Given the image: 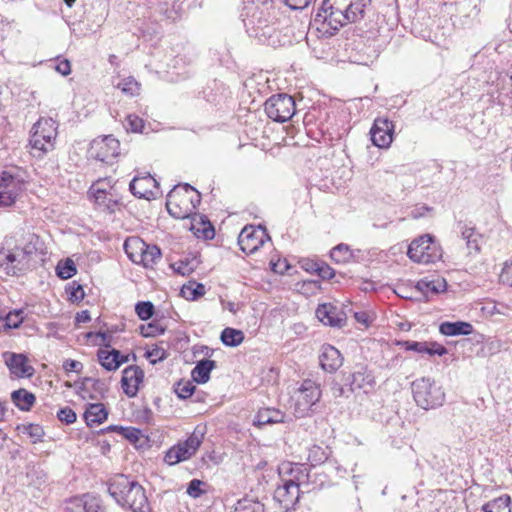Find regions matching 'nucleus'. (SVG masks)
Returning a JSON list of instances; mask_svg holds the SVG:
<instances>
[{
  "label": "nucleus",
  "instance_id": "obj_1",
  "mask_svg": "<svg viewBox=\"0 0 512 512\" xmlns=\"http://www.w3.org/2000/svg\"><path fill=\"white\" fill-rule=\"evenodd\" d=\"M371 0H323L313 25L324 37L335 35L340 28L361 21Z\"/></svg>",
  "mask_w": 512,
  "mask_h": 512
},
{
  "label": "nucleus",
  "instance_id": "obj_2",
  "mask_svg": "<svg viewBox=\"0 0 512 512\" xmlns=\"http://www.w3.org/2000/svg\"><path fill=\"white\" fill-rule=\"evenodd\" d=\"M268 476L281 481L273 497L285 512H289L299 501L300 484L308 478L306 467L299 463H283L277 470L271 469Z\"/></svg>",
  "mask_w": 512,
  "mask_h": 512
},
{
  "label": "nucleus",
  "instance_id": "obj_3",
  "mask_svg": "<svg viewBox=\"0 0 512 512\" xmlns=\"http://www.w3.org/2000/svg\"><path fill=\"white\" fill-rule=\"evenodd\" d=\"M108 492L116 503L133 512H151L144 488L134 479L117 474L109 481Z\"/></svg>",
  "mask_w": 512,
  "mask_h": 512
},
{
  "label": "nucleus",
  "instance_id": "obj_4",
  "mask_svg": "<svg viewBox=\"0 0 512 512\" xmlns=\"http://www.w3.org/2000/svg\"><path fill=\"white\" fill-rule=\"evenodd\" d=\"M200 203V194L189 184L175 186L167 195L166 207L176 219H184Z\"/></svg>",
  "mask_w": 512,
  "mask_h": 512
},
{
  "label": "nucleus",
  "instance_id": "obj_5",
  "mask_svg": "<svg viewBox=\"0 0 512 512\" xmlns=\"http://www.w3.org/2000/svg\"><path fill=\"white\" fill-rule=\"evenodd\" d=\"M412 393L416 404L425 410L440 407L445 401L442 387L426 377L412 382Z\"/></svg>",
  "mask_w": 512,
  "mask_h": 512
},
{
  "label": "nucleus",
  "instance_id": "obj_6",
  "mask_svg": "<svg viewBox=\"0 0 512 512\" xmlns=\"http://www.w3.org/2000/svg\"><path fill=\"white\" fill-rule=\"evenodd\" d=\"M57 136L56 122L52 118H40L32 127L30 146L34 156L42 157L54 148Z\"/></svg>",
  "mask_w": 512,
  "mask_h": 512
},
{
  "label": "nucleus",
  "instance_id": "obj_7",
  "mask_svg": "<svg viewBox=\"0 0 512 512\" xmlns=\"http://www.w3.org/2000/svg\"><path fill=\"white\" fill-rule=\"evenodd\" d=\"M408 257L420 264L435 263L442 257V249L436 239L430 235L425 234L417 239H414L407 251Z\"/></svg>",
  "mask_w": 512,
  "mask_h": 512
},
{
  "label": "nucleus",
  "instance_id": "obj_8",
  "mask_svg": "<svg viewBox=\"0 0 512 512\" xmlns=\"http://www.w3.org/2000/svg\"><path fill=\"white\" fill-rule=\"evenodd\" d=\"M204 434V429L197 426L184 442H179L166 452L164 461L168 465H175L190 459L202 444Z\"/></svg>",
  "mask_w": 512,
  "mask_h": 512
},
{
  "label": "nucleus",
  "instance_id": "obj_9",
  "mask_svg": "<svg viewBox=\"0 0 512 512\" xmlns=\"http://www.w3.org/2000/svg\"><path fill=\"white\" fill-rule=\"evenodd\" d=\"M293 398L297 417H304L312 411V407L320 400V386L313 380L305 379L295 391Z\"/></svg>",
  "mask_w": 512,
  "mask_h": 512
},
{
  "label": "nucleus",
  "instance_id": "obj_10",
  "mask_svg": "<svg viewBox=\"0 0 512 512\" xmlns=\"http://www.w3.org/2000/svg\"><path fill=\"white\" fill-rule=\"evenodd\" d=\"M25 189L23 178L12 170L0 172V207H10L15 204Z\"/></svg>",
  "mask_w": 512,
  "mask_h": 512
},
{
  "label": "nucleus",
  "instance_id": "obj_11",
  "mask_svg": "<svg viewBox=\"0 0 512 512\" xmlns=\"http://www.w3.org/2000/svg\"><path fill=\"white\" fill-rule=\"evenodd\" d=\"M266 115L276 122L290 120L296 112L295 101L288 94H276L271 96L264 104Z\"/></svg>",
  "mask_w": 512,
  "mask_h": 512
},
{
  "label": "nucleus",
  "instance_id": "obj_12",
  "mask_svg": "<svg viewBox=\"0 0 512 512\" xmlns=\"http://www.w3.org/2000/svg\"><path fill=\"white\" fill-rule=\"evenodd\" d=\"M119 153L120 143L111 135L94 139L89 148L90 156L104 163H112Z\"/></svg>",
  "mask_w": 512,
  "mask_h": 512
},
{
  "label": "nucleus",
  "instance_id": "obj_13",
  "mask_svg": "<svg viewBox=\"0 0 512 512\" xmlns=\"http://www.w3.org/2000/svg\"><path fill=\"white\" fill-rule=\"evenodd\" d=\"M395 125L388 118L377 117L370 129L371 141L378 148H389L393 142Z\"/></svg>",
  "mask_w": 512,
  "mask_h": 512
},
{
  "label": "nucleus",
  "instance_id": "obj_14",
  "mask_svg": "<svg viewBox=\"0 0 512 512\" xmlns=\"http://www.w3.org/2000/svg\"><path fill=\"white\" fill-rule=\"evenodd\" d=\"M18 249H0V269L8 276H17L29 269Z\"/></svg>",
  "mask_w": 512,
  "mask_h": 512
},
{
  "label": "nucleus",
  "instance_id": "obj_15",
  "mask_svg": "<svg viewBox=\"0 0 512 512\" xmlns=\"http://www.w3.org/2000/svg\"><path fill=\"white\" fill-rule=\"evenodd\" d=\"M131 193L141 199H156L160 195L159 184L150 174L145 176H135L130 184Z\"/></svg>",
  "mask_w": 512,
  "mask_h": 512
},
{
  "label": "nucleus",
  "instance_id": "obj_16",
  "mask_svg": "<svg viewBox=\"0 0 512 512\" xmlns=\"http://www.w3.org/2000/svg\"><path fill=\"white\" fill-rule=\"evenodd\" d=\"M89 194L93 197L97 208L102 211L114 213L122 206L121 196L117 188H109L107 191L90 188Z\"/></svg>",
  "mask_w": 512,
  "mask_h": 512
},
{
  "label": "nucleus",
  "instance_id": "obj_17",
  "mask_svg": "<svg viewBox=\"0 0 512 512\" xmlns=\"http://www.w3.org/2000/svg\"><path fill=\"white\" fill-rule=\"evenodd\" d=\"M2 356L10 373L16 378H30L34 375L35 369L29 364L26 355L7 351Z\"/></svg>",
  "mask_w": 512,
  "mask_h": 512
},
{
  "label": "nucleus",
  "instance_id": "obj_18",
  "mask_svg": "<svg viewBox=\"0 0 512 512\" xmlns=\"http://www.w3.org/2000/svg\"><path fill=\"white\" fill-rule=\"evenodd\" d=\"M143 379L144 372L139 366L131 365L126 367L122 372L121 378L123 392L130 398L135 397Z\"/></svg>",
  "mask_w": 512,
  "mask_h": 512
},
{
  "label": "nucleus",
  "instance_id": "obj_19",
  "mask_svg": "<svg viewBox=\"0 0 512 512\" xmlns=\"http://www.w3.org/2000/svg\"><path fill=\"white\" fill-rule=\"evenodd\" d=\"M316 316L324 325L331 327H342L346 322L343 310L331 303L320 304L316 309Z\"/></svg>",
  "mask_w": 512,
  "mask_h": 512
},
{
  "label": "nucleus",
  "instance_id": "obj_20",
  "mask_svg": "<svg viewBox=\"0 0 512 512\" xmlns=\"http://www.w3.org/2000/svg\"><path fill=\"white\" fill-rule=\"evenodd\" d=\"M278 24L268 23L267 25H258V43L273 48L285 44V36H283L277 27Z\"/></svg>",
  "mask_w": 512,
  "mask_h": 512
},
{
  "label": "nucleus",
  "instance_id": "obj_21",
  "mask_svg": "<svg viewBox=\"0 0 512 512\" xmlns=\"http://www.w3.org/2000/svg\"><path fill=\"white\" fill-rule=\"evenodd\" d=\"M320 365L327 372H335L343 364V357L338 349L332 345H323L319 356Z\"/></svg>",
  "mask_w": 512,
  "mask_h": 512
},
{
  "label": "nucleus",
  "instance_id": "obj_22",
  "mask_svg": "<svg viewBox=\"0 0 512 512\" xmlns=\"http://www.w3.org/2000/svg\"><path fill=\"white\" fill-rule=\"evenodd\" d=\"M258 25L279 24L282 12L273 0H258Z\"/></svg>",
  "mask_w": 512,
  "mask_h": 512
},
{
  "label": "nucleus",
  "instance_id": "obj_23",
  "mask_svg": "<svg viewBox=\"0 0 512 512\" xmlns=\"http://www.w3.org/2000/svg\"><path fill=\"white\" fill-rule=\"evenodd\" d=\"M376 384L375 377L371 371L361 366L358 370L354 371L351 380L352 390H362L364 393H369L374 389Z\"/></svg>",
  "mask_w": 512,
  "mask_h": 512
},
{
  "label": "nucleus",
  "instance_id": "obj_24",
  "mask_svg": "<svg viewBox=\"0 0 512 512\" xmlns=\"http://www.w3.org/2000/svg\"><path fill=\"white\" fill-rule=\"evenodd\" d=\"M328 113L320 108L313 107L307 111L303 117V124L307 133H314L319 130L321 133L325 131V120Z\"/></svg>",
  "mask_w": 512,
  "mask_h": 512
},
{
  "label": "nucleus",
  "instance_id": "obj_25",
  "mask_svg": "<svg viewBox=\"0 0 512 512\" xmlns=\"http://www.w3.org/2000/svg\"><path fill=\"white\" fill-rule=\"evenodd\" d=\"M101 366L107 371L117 370L123 363L128 361V356H124L119 350L100 349L97 353Z\"/></svg>",
  "mask_w": 512,
  "mask_h": 512
},
{
  "label": "nucleus",
  "instance_id": "obj_26",
  "mask_svg": "<svg viewBox=\"0 0 512 512\" xmlns=\"http://www.w3.org/2000/svg\"><path fill=\"white\" fill-rule=\"evenodd\" d=\"M277 382L278 371L275 368L263 369L261 372V386H264L265 390L258 389V396L264 395L268 399L276 398Z\"/></svg>",
  "mask_w": 512,
  "mask_h": 512
},
{
  "label": "nucleus",
  "instance_id": "obj_27",
  "mask_svg": "<svg viewBox=\"0 0 512 512\" xmlns=\"http://www.w3.org/2000/svg\"><path fill=\"white\" fill-rule=\"evenodd\" d=\"M458 228L461 232L462 239L466 241V246L469 253H479L480 247L483 242V237L478 233L473 226H469L465 223H459Z\"/></svg>",
  "mask_w": 512,
  "mask_h": 512
},
{
  "label": "nucleus",
  "instance_id": "obj_28",
  "mask_svg": "<svg viewBox=\"0 0 512 512\" xmlns=\"http://www.w3.org/2000/svg\"><path fill=\"white\" fill-rule=\"evenodd\" d=\"M256 226L246 225L238 236V245L241 251L246 255H252L256 252Z\"/></svg>",
  "mask_w": 512,
  "mask_h": 512
},
{
  "label": "nucleus",
  "instance_id": "obj_29",
  "mask_svg": "<svg viewBox=\"0 0 512 512\" xmlns=\"http://www.w3.org/2000/svg\"><path fill=\"white\" fill-rule=\"evenodd\" d=\"M216 367L214 360L202 359L196 363L191 371L192 380L198 384H205L210 379L211 371Z\"/></svg>",
  "mask_w": 512,
  "mask_h": 512
},
{
  "label": "nucleus",
  "instance_id": "obj_30",
  "mask_svg": "<svg viewBox=\"0 0 512 512\" xmlns=\"http://www.w3.org/2000/svg\"><path fill=\"white\" fill-rule=\"evenodd\" d=\"M147 249V243L140 237H128L124 242V250L128 258L135 264L141 259L143 251Z\"/></svg>",
  "mask_w": 512,
  "mask_h": 512
},
{
  "label": "nucleus",
  "instance_id": "obj_31",
  "mask_svg": "<svg viewBox=\"0 0 512 512\" xmlns=\"http://www.w3.org/2000/svg\"><path fill=\"white\" fill-rule=\"evenodd\" d=\"M108 417V411L102 403L89 404L84 412V418L88 426L103 423Z\"/></svg>",
  "mask_w": 512,
  "mask_h": 512
},
{
  "label": "nucleus",
  "instance_id": "obj_32",
  "mask_svg": "<svg viewBox=\"0 0 512 512\" xmlns=\"http://www.w3.org/2000/svg\"><path fill=\"white\" fill-rule=\"evenodd\" d=\"M439 331L446 336L469 335L473 332V326L464 321H447L440 324Z\"/></svg>",
  "mask_w": 512,
  "mask_h": 512
},
{
  "label": "nucleus",
  "instance_id": "obj_33",
  "mask_svg": "<svg viewBox=\"0 0 512 512\" xmlns=\"http://www.w3.org/2000/svg\"><path fill=\"white\" fill-rule=\"evenodd\" d=\"M191 230L198 238L213 239L215 230L211 222L201 215H197L192 222Z\"/></svg>",
  "mask_w": 512,
  "mask_h": 512
},
{
  "label": "nucleus",
  "instance_id": "obj_34",
  "mask_svg": "<svg viewBox=\"0 0 512 512\" xmlns=\"http://www.w3.org/2000/svg\"><path fill=\"white\" fill-rule=\"evenodd\" d=\"M416 288L419 292L424 295H436L440 292H444L447 288V283L444 278L437 277L432 280L421 279L417 282Z\"/></svg>",
  "mask_w": 512,
  "mask_h": 512
},
{
  "label": "nucleus",
  "instance_id": "obj_35",
  "mask_svg": "<svg viewBox=\"0 0 512 512\" xmlns=\"http://www.w3.org/2000/svg\"><path fill=\"white\" fill-rule=\"evenodd\" d=\"M284 413L270 407L258 408V427L266 424L281 423L284 421Z\"/></svg>",
  "mask_w": 512,
  "mask_h": 512
},
{
  "label": "nucleus",
  "instance_id": "obj_36",
  "mask_svg": "<svg viewBox=\"0 0 512 512\" xmlns=\"http://www.w3.org/2000/svg\"><path fill=\"white\" fill-rule=\"evenodd\" d=\"M11 399L15 406L22 411H29L36 401L35 395L26 389L13 391Z\"/></svg>",
  "mask_w": 512,
  "mask_h": 512
},
{
  "label": "nucleus",
  "instance_id": "obj_37",
  "mask_svg": "<svg viewBox=\"0 0 512 512\" xmlns=\"http://www.w3.org/2000/svg\"><path fill=\"white\" fill-rule=\"evenodd\" d=\"M255 0H242V10L240 17L248 33L255 31L254 16L256 14Z\"/></svg>",
  "mask_w": 512,
  "mask_h": 512
},
{
  "label": "nucleus",
  "instance_id": "obj_38",
  "mask_svg": "<svg viewBox=\"0 0 512 512\" xmlns=\"http://www.w3.org/2000/svg\"><path fill=\"white\" fill-rule=\"evenodd\" d=\"M511 498L509 495H501L481 507L482 512H511L510 509Z\"/></svg>",
  "mask_w": 512,
  "mask_h": 512
},
{
  "label": "nucleus",
  "instance_id": "obj_39",
  "mask_svg": "<svg viewBox=\"0 0 512 512\" xmlns=\"http://www.w3.org/2000/svg\"><path fill=\"white\" fill-rule=\"evenodd\" d=\"M137 264L143 265L145 268H152L161 259V250L156 245L147 244V249L143 251Z\"/></svg>",
  "mask_w": 512,
  "mask_h": 512
},
{
  "label": "nucleus",
  "instance_id": "obj_40",
  "mask_svg": "<svg viewBox=\"0 0 512 512\" xmlns=\"http://www.w3.org/2000/svg\"><path fill=\"white\" fill-rule=\"evenodd\" d=\"M40 239L37 235L31 234L28 236L27 242L23 247H16L20 252L21 256L24 260L27 261V264L30 266L31 258L34 254H36L38 250V244Z\"/></svg>",
  "mask_w": 512,
  "mask_h": 512
},
{
  "label": "nucleus",
  "instance_id": "obj_41",
  "mask_svg": "<svg viewBox=\"0 0 512 512\" xmlns=\"http://www.w3.org/2000/svg\"><path fill=\"white\" fill-rule=\"evenodd\" d=\"M220 338L224 345L236 347L242 343L244 335L240 330L234 328H225L222 331Z\"/></svg>",
  "mask_w": 512,
  "mask_h": 512
},
{
  "label": "nucleus",
  "instance_id": "obj_42",
  "mask_svg": "<svg viewBox=\"0 0 512 512\" xmlns=\"http://www.w3.org/2000/svg\"><path fill=\"white\" fill-rule=\"evenodd\" d=\"M179 4L177 0H164L158 4V11L169 20H176L179 16Z\"/></svg>",
  "mask_w": 512,
  "mask_h": 512
},
{
  "label": "nucleus",
  "instance_id": "obj_43",
  "mask_svg": "<svg viewBox=\"0 0 512 512\" xmlns=\"http://www.w3.org/2000/svg\"><path fill=\"white\" fill-rule=\"evenodd\" d=\"M328 458L329 452L321 446L313 445L308 450L307 460L313 467L324 463Z\"/></svg>",
  "mask_w": 512,
  "mask_h": 512
},
{
  "label": "nucleus",
  "instance_id": "obj_44",
  "mask_svg": "<svg viewBox=\"0 0 512 512\" xmlns=\"http://www.w3.org/2000/svg\"><path fill=\"white\" fill-rule=\"evenodd\" d=\"M106 430L118 432L120 435H122L125 439L129 440L131 443L138 442L141 437V431L134 427H122V426L111 425Z\"/></svg>",
  "mask_w": 512,
  "mask_h": 512
},
{
  "label": "nucleus",
  "instance_id": "obj_45",
  "mask_svg": "<svg viewBox=\"0 0 512 512\" xmlns=\"http://www.w3.org/2000/svg\"><path fill=\"white\" fill-rule=\"evenodd\" d=\"M77 272L76 265L73 260L66 259L60 261L56 267V274L61 279H69L73 277Z\"/></svg>",
  "mask_w": 512,
  "mask_h": 512
},
{
  "label": "nucleus",
  "instance_id": "obj_46",
  "mask_svg": "<svg viewBox=\"0 0 512 512\" xmlns=\"http://www.w3.org/2000/svg\"><path fill=\"white\" fill-rule=\"evenodd\" d=\"M330 257L336 263H346L352 257V253L348 245L339 244L331 250Z\"/></svg>",
  "mask_w": 512,
  "mask_h": 512
},
{
  "label": "nucleus",
  "instance_id": "obj_47",
  "mask_svg": "<svg viewBox=\"0 0 512 512\" xmlns=\"http://www.w3.org/2000/svg\"><path fill=\"white\" fill-rule=\"evenodd\" d=\"M205 293V287L200 283H190L189 285H184L181 289V294L187 300H196L200 296H203Z\"/></svg>",
  "mask_w": 512,
  "mask_h": 512
},
{
  "label": "nucleus",
  "instance_id": "obj_48",
  "mask_svg": "<svg viewBox=\"0 0 512 512\" xmlns=\"http://www.w3.org/2000/svg\"><path fill=\"white\" fill-rule=\"evenodd\" d=\"M3 320L4 328H18L24 320V311L22 309L9 312Z\"/></svg>",
  "mask_w": 512,
  "mask_h": 512
},
{
  "label": "nucleus",
  "instance_id": "obj_49",
  "mask_svg": "<svg viewBox=\"0 0 512 512\" xmlns=\"http://www.w3.org/2000/svg\"><path fill=\"white\" fill-rule=\"evenodd\" d=\"M135 311L141 320H148L154 314V305L150 301H141L136 304Z\"/></svg>",
  "mask_w": 512,
  "mask_h": 512
},
{
  "label": "nucleus",
  "instance_id": "obj_50",
  "mask_svg": "<svg viewBox=\"0 0 512 512\" xmlns=\"http://www.w3.org/2000/svg\"><path fill=\"white\" fill-rule=\"evenodd\" d=\"M168 353L166 350L159 346H153L145 352V357L150 361L151 364H156L167 358Z\"/></svg>",
  "mask_w": 512,
  "mask_h": 512
},
{
  "label": "nucleus",
  "instance_id": "obj_51",
  "mask_svg": "<svg viewBox=\"0 0 512 512\" xmlns=\"http://www.w3.org/2000/svg\"><path fill=\"white\" fill-rule=\"evenodd\" d=\"M117 87L121 89L123 93H126L131 96L137 94L139 90V84L133 77H128L121 80L118 83Z\"/></svg>",
  "mask_w": 512,
  "mask_h": 512
},
{
  "label": "nucleus",
  "instance_id": "obj_52",
  "mask_svg": "<svg viewBox=\"0 0 512 512\" xmlns=\"http://www.w3.org/2000/svg\"><path fill=\"white\" fill-rule=\"evenodd\" d=\"M195 388V385L191 381H180L176 385L175 393L179 398L186 399L192 396Z\"/></svg>",
  "mask_w": 512,
  "mask_h": 512
},
{
  "label": "nucleus",
  "instance_id": "obj_53",
  "mask_svg": "<svg viewBox=\"0 0 512 512\" xmlns=\"http://www.w3.org/2000/svg\"><path fill=\"white\" fill-rule=\"evenodd\" d=\"M85 512H104L101 500L93 494H84Z\"/></svg>",
  "mask_w": 512,
  "mask_h": 512
},
{
  "label": "nucleus",
  "instance_id": "obj_54",
  "mask_svg": "<svg viewBox=\"0 0 512 512\" xmlns=\"http://www.w3.org/2000/svg\"><path fill=\"white\" fill-rule=\"evenodd\" d=\"M124 127L127 131L141 132L144 127V121L137 115L130 114L126 117Z\"/></svg>",
  "mask_w": 512,
  "mask_h": 512
},
{
  "label": "nucleus",
  "instance_id": "obj_55",
  "mask_svg": "<svg viewBox=\"0 0 512 512\" xmlns=\"http://www.w3.org/2000/svg\"><path fill=\"white\" fill-rule=\"evenodd\" d=\"M23 433L27 434L33 443L42 441L44 436L43 428L38 424H29L23 427Z\"/></svg>",
  "mask_w": 512,
  "mask_h": 512
},
{
  "label": "nucleus",
  "instance_id": "obj_56",
  "mask_svg": "<svg viewBox=\"0 0 512 512\" xmlns=\"http://www.w3.org/2000/svg\"><path fill=\"white\" fill-rule=\"evenodd\" d=\"M255 504V499L244 497L237 502L234 512H256Z\"/></svg>",
  "mask_w": 512,
  "mask_h": 512
},
{
  "label": "nucleus",
  "instance_id": "obj_57",
  "mask_svg": "<svg viewBox=\"0 0 512 512\" xmlns=\"http://www.w3.org/2000/svg\"><path fill=\"white\" fill-rule=\"evenodd\" d=\"M67 292L69 293L70 300L73 302H79V301L83 300V298L85 296L83 287L80 284H78L76 281H73L69 285V288H67Z\"/></svg>",
  "mask_w": 512,
  "mask_h": 512
},
{
  "label": "nucleus",
  "instance_id": "obj_58",
  "mask_svg": "<svg viewBox=\"0 0 512 512\" xmlns=\"http://www.w3.org/2000/svg\"><path fill=\"white\" fill-rule=\"evenodd\" d=\"M84 495L71 498L66 505L67 512H85Z\"/></svg>",
  "mask_w": 512,
  "mask_h": 512
},
{
  "label": "nucleus",
  "instance_id": "obj_59",
  "mask_svg": "<svg viewBox=\"0 0 512 512\" xmlns=\"http://www.w3.org/2000/svg\"><path fill=\"white\" fill-rule=\"evenodd\" d=\"M58 419L66 424H72L76 421V413L70 407L61 408L57 413Z\"/></svg>",
  "mask_w": 512,
  "mask_h": 512
},
{
  "label": "nucleus",
  "instance_id": "obj_60",
  "mask_svg": "<svg viewBox=\"0 0 512 512\" xmlns=\"http://www.w3.org/2000/svg\"><path fill=\"white\" fill-rule=\"evenodd\" d=\"M269 267L271 271H273L275 274H284L285 271H287L290 268V265L288 264L286 259H280L277 260L271 259L269 262Z\"/></svg>",
  "mask_w": 512,
  "mask_h": 512
},
{
  "label": "nucleus",
  "instance_id": "obj_61",
  "mask_svg": "<svg viewBox=\"0 0 512 512\" xmlns=\"http://www.w3.org/2000/svg\"><path fill=\"white\" fill-rule=\"evenodd\" d=\"M403 347L406 350L414 351L417 353H426L428 351V343L427 342H417V341H405L403 343Z\"/></svg>",
  "mask_w": 512,
  "mask_h": 512
},
{
  "label": "nucleus",
  "instance_id": "obj_62",
  "mask_svg": "<svg viewBox=\"0 0 512 512\" xmlns=\"http://www.w3.org/2000/svg\"><path fill=\"white\" fill-rule=\"evenodd\" d=\"M165 329L157 324L150 323L147 327H141V334L144 337H154L156 335L163 334Z\"/></svg>",
  "mask_w": 512,
  "mask_h": 512
},
{
  "label": "nucleus",
  "instance_id": "obj_63",
  "mask_svg": "<svg viewBox=\"0 0 512 512\" xmlns=\"http://www.w3.org/2000/svg\"><path fill=\"white\" fill-rule=\"evenodd\" d=\"M499 280L503 285L512 287V263H506L504 265Z\"/></svg>",
  "mask_w": 512,
  "mask_h": 512
},
{
  "label": "nucleus",
  "instance_id": "obj_64",
  "mask_svg": "<svg viewBox=\"0 0 512 512\" xmlns=\"http://www.w3.org/2000/svg\"><path fill=\"white\" fill-rule=\"evenodd\" d=\"M202 484H203V482L198 479H193L192 481H190L188 488H187L188 495L193 498L200 497L204 492L201 489Z\"/></svg>",
  "mask_w": 512,
  "mask_h": 512
}]
</instances>
